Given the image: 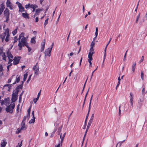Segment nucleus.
Segmentation results:
<instances>
[{
    "mask_svg": "<svg viewBox=\"0 0 147 147\" xmlns=\"http://www.w3.org/2000/svg\"><path fill=\"white\" fill-rule=\"evenodd\" d=\"M20 40H19V43L18 45L19 47V49L21 50L22 47H24L26 45H27V43L26 40V38H23Z\"/></svg>",
    "mask_w": 147,
    "mask_h": 147,
    "instance_id": "obj_1",
    "label": "nucleus"
},
{
    "mask_svg": "<svg viewBox=\"0 0 147 147\" xmlns=\"http://www.w3.org/2000/svg\"><path fill=\"white\" fill-rule=\"evenodd\" d=\"M15 104L14 103H12L7 106L6 108V111L7 113H12L13 112V109L15 107Z\"/></svg>",
    "mask_w": 147,
    "mask_h": 147,
    "instance_id": "obj_2",
    "label": "nucleus"
},
{
    "mask_svg": "<svg viewBox=\"0 0 147 147\" xmlns=\"http://www.w3.org/2000/svg\"><path fill=\"white\" fill-rule=\"evenodd\" d=\"M18 92V90L16 91L15 92H14L12 94L11 100H12V102L13 103H14L13 102L16 101L17 100Z\"/></svg>",
    "mask_w": 147,
    "mask_h": 147,
    "instance_id": "obj_3",
    "label": "nucleus"
},
{
    "mask_svg": "<svg viewBox=\"0 0 147 147\" xmlns=\"http://www.w3.org/2000/svg\"><path fill=\"white\" fill-rule=\"evenodd\" d=\"M33 69L34 71L35 74L37 75L39 71V67L37 63L33 67Z\"/></svg>",
    "mask_w": 147,
    "mask_h": 147,
    "instance_id": "obj_4",
    "label": "nucleus"
},
{
    "mask_svg": "<svg viewBox=\"0 0 147 147\" xmlns=\"http://www.w3.org/2000/svg\"><path fill=\"white\" fill-rule=\"evenodd\" d=\"M6 4L7 7H9L10 9H12L13 8V5L9 0H7Z\"/></svg>",
    "mask_w": 147,
    "mask_h": 147,
    "instance_id": "obj_5",
    "label": "nucleus"
},
{
    "mask_svg": "<svg viewBox=\"0 0 147 147\" xmlns=\"http://www.w3.org/2000/svg\"><path fill=\"white\" fill-rule=\"evenodd\" d=\"M8 33H9V30L8 29H7L2 34L0 35V37L1 38L3 42V41L6 35H7Z\"/></svg>",
    "mask_w": 147,
    "mask_h": 147,
    "instance_id": "obj_6",
    "label": "nucleus"
},
{
    "mask_svg": "<svg viewBox=\"0 0 147 147\" xmlns=\"http://www.w3.org/2000/svg\"><path fill=\"white\" fill-rule=\"evenodd\" d=\"M94 116V114H92V116L91 117L90 120H89V121L88 122V126H87V127L86 128V131L87 130V131H88V129L89 128V127H90L92 123V121H93V119Z\"/></svg>",
    "mask_w": 147,
    "mask_h": 147,
    "instance_id": "obj_7",
    "label": "nucleus"
},
{
    "mask_svg": "<svg viewBox=\"0 0 147 147\" xmlns=\"http://www.w3.org/2000/svg\"><path fill=\"white\" fill-rule=\"evenodd\" d=\"M20 60V58L19 57H15L13 59V64L14 65H16L18 64Z\"/></svg>",
    "mask_w": 147,
    "mask_h": 147,
    "instance_id": "obj_8",
    "label": "nucleus"
},
{
    "mask_svg": "<svg viewBox=\"0 0 147 147\" xmlns=\"http://www.w3.org/2000/svg\"><path fill=\"white\" fill-rule=\"evenodd\" d=\"M0 103L2 105L4 104L7 105L9 103V99H5L4 100H0Z\"/></svg>",
    "mask_w": 147,
    "mask_h": 147,
    "instance_id": "obj_9",
    "label": "nucleus"
},
{
    "mask_svg": "<svg viewBox=\"0 0 147 147\" xmlns=\"http://www.w3.org/2000/svg\"><path fill=\"white\" fill-rule=\"evenodd\" d=\"M51 51V49H50L49 48L46 49L45 51V56L46 57L48 55L49 57H50Z\"/></svg>",
    "mask_w": 147,
    "mask_h": 147,
    "instance_id": "obj_10",
    "label": "nucleus"
},
{
    "mask_svg": "<svg viewBox=\"0 0 147 147\" xmlns=\"http://www.w3.org/2000/svg\"><path fill=\"white\" fill-rule=\"evenodd\" d=\"M62 134L61 133L60 135V138L61 140V142H59V143L57 145H55V147H61L62 145V143L63 140V136H62Z\"/></svg>",
    "mask_w": 147,
    "mask_h": 147,
    "instance_id": "obj_11",
    "label": "nucleus"
},
{
    "mask_svg": "<svg viewBox=\"0 0 147 147\" xmlns=\"http://www.w3.org/2000/svg\"><path fill=\"white\" fill-rule=\"evenodd\" d=\"M5 16L6 17L7 19L9 18V10L7 8H6L4 11Z\"/></svg>",
    "mask_w": 147,
    "mask_h": 147,
    "instance_id": "obj_12",
    "label": "nucleus"
},
{
    "mask_svg": "<svg viewBox=\"0 0 147 147\" xmlns=\"http://www.w3.org/2000/svg\"><path fill=\"white\" fill-rule=\"evenodd\" d=\"M42 10L40 9H36L35 11L36 13L33 16V17L34 18L36 16H38L39 15L40 12Z\"/></svg>",
    "mask_w": 147,
    "mask_h": 147,
    "instance_id": "obj_13",
    "label": "nucleus"
},
{
    "mask_svg": "<svg viewBox=\"0 0 147 147\" xmlns=\"http://www.w3.org/2000/svg\"><path fill=\"white\" fill-rule=\"evenodd\" d=\"M21 129L22 130H25L26 129V127L25 126V122H22L21 124Z\"/></svg>",
    "mask_w": 147,
    "mask_h": 147,
    "instance_id": "obj_14",
    "label": "nucleus"
},
{
    "mask_svg": "<svg viewBox=\"0 0 147 147\" xmlns=\"http://www.w3.org/2000/svg\"><path fill=\"white\" fill-rule=\"evenodd\" d=\"M7 144V142L5 140H2L1 142V147H5Z\"/></svg>",
    "mask_w": 147,
    "mask_h": 147,
    "instance_id": "obj_15",
    "label": "nucleus"
},
{
    "mask_svg": "<svg viewBox=\"0 0 147 147\" xmlns=\"http://www.w3.org/2000/svg\"><path fill=\"white\" fill-rule=\"evenodd\" d=\"M7 55L8 58H11V59H13V56L11 55L10 51H8L7 52Z\"/></svg>",
    "mask_w": 147,
    "mask_h": 147,
    "instance_id": "obj_16",
    "label": "nucleus"
},
{
    "mask_svg": "<svg viewBox=\"0 0 147 147\" xmlns=\"http://www.w3.org/2000/svg\"><path fill=\"white\" fill-rule=\"evenodd\" d=\"M107 47L106 46L105 47L104 49V58H103V60L102 63V65H103V63L105 61V59L106 58V49L107 48Z\"/></svg>",
    "mask_w": 147,
    "mask_h": 147,
    "instance_id": "obj_17",
    "label": "nucleus"
},
{
    "mask_svg": "<svg viewBox=\"0 0 147 147\" xmlns=\"http://www.w3.org/2000/svg\"><path fill=\"white\" fill-rule=\"evenodd\" d=\"M136 67V62L133 63L132 67V71L133 73L135 71V69Z\"/></svg>",
    "mask_w": 147,
    "mask_h": 147,
    "instance_id": "obj_18",
    "label": "nucleus"
},
{
    "mask_svg": "<svg viewBox=\"0 0 147 147\" xmlns=\"http://www.w3.org/2000/svg\"><path fill=\"white\" fill-rule=\"evenodd\" d=\"M23 81L22 82V84H21L19 85L18 86V87L16 88V91L18 90V89L19 88L22 89L23 86Z\"/></svg>",
    "mask_w": 147,
    "mask_h": 147,
    "instance_id": "obj_19",
    "label": "nucleus"
},
{
    "mask_svg": "<svg viewBox=\"0 0 147 147\" xmlns=\"http://www.w3.org/2000/svg\"><path fill=\"white\" fill-rule=\"evenodd\" d=\"M22 16L25 18H29V17L28 16V14L27 13H22Z\"/></svg>",
    "mask_w": 147,
    "mask_h": 147,
    "instance_id": "obj_20",
    "label": "nucleus"
},
{
    "mask_svg": "<svg viewBox=\"0 0 147 147\" xmlns=\"http://www.w3.org/2000/svg\"><path fill=\"white\" fill-rule=\"evenodd\" d=\"M93 54L91 53H89L88 55V60H92V56Z\"/></svg>",
    "mask_w": 147,
    "mask_h": 147,
    "instance_id": "obj_21",
    "label": "nucleus"
},
{
    "mask_svg": "<svg viewBox=\"0 0 147 147\" xmlns=\"http://www.w3.org/2000/svg\"><path fill=\"white\" fill-rule=\"evenodd\" d=\"M10 35L9 34V32L6 35V38H5V41L6 42H8L9 40Z\"/></svg>",
    "mask_w": 147,
    "mask_h": 147,
    "instance_id": "obj_22",
    "label": "nucleus"
},
{
    "mask_svg": "<svg viewBox=\"0 0 147 147\" xmlns=\"http://www.w3.org/2000/svg\"><path fill=\"white\" fill-rule=\"evenodd\" d=\"M24 33L22 32L19 35V38H18V40H20V39H22V38H25L24 37Z\"/></svg>",
    "mask_w": 147,
    "mask_h": 147,
    "instance_id": "obj_23",
    "label": "nucleus"
},
{
    "mask_svg": "<svg viewBox=\"0 0 147 147\" xmlns=\"http://www.w3.org/2000/svg\"><path fill=\"white\" fill-rule=\"evenodd\" d=\"M5 7L4 6H1L0 8V15L2 13Z\"/></svg>",
    "mask_w": 147,
    "mask_h": 147,
    "instance_id": "obj_24",
    "label": "nucleus"
},
{
    "mask_svg": "<svg viewBox=\"0 0 147 147\" xmlns=\"http://www.w3.org/2000/svg\"><path fill=\"white\" fill-rule=\"evenodd\" d=\"M63 125H62L60 127H59L58 129V131H57V132L58 133V134H59L60 133V132L61 131V129L62 128Z\"/></svg>",
    "mask_w": 147,
    "mask_h": 147,
    "instance_id": "obj_25",
    "label": "nucleus"
},
{
    "mask_svg": "<svg viewBox=\"0 0 147 147\" xmlns=\"http://www.w3.org/2000/svg\"><path fill=\"white\" fill-rule=\"evenodd\" d=\"M89 51L90 52L89 53H91L92 54H94V51L93 48L92 47H91Z\"/></svg>",
    "mask_w": 147,
    "mask_h": 147,
    "instance_id": "obj_26",
    "label": "nucleus"
},
{
    "mask_svg": "<svg viewBox=\"0 0 147 147\" xmlns=\"http://www.w3.org/2000/svg\"><path fill=\"white\" fill-rule=\"evenodd\" d=\"M49 19V18H48V17L47 18V19L45 20V22L44 23V27L45 28V26L48 23Z\"/></svg>",
    "mask_w": 147,
    "mask_h": 147,
    "instance_id": "obj_27",
    "label": "nucleus"
},
{
    "mask_svg": "<svg viewBox=\"0 0 147 147\" xmlns=\"http://www.w3.org/2000/svg\"><path fill=\"white\" fill-rule=\"evenodd\" d=\"M143 101V100L142 99L140 98L138 100V103L140 105H141L142 104Z\"/></svg>",
    "mask_w": 147,
    "mask_h": 147,
    "instance_id": "obj_28",
    "label": "nucleus"
},
{
    "mask_svg": "<svg viewBox=\"0 0 147 147\" xmlns=\"http://www.w3.org/2000/svg\"><path fill=\"white\" fill-rule=\"evenodd\" d=\"M130 101L131 106L132 108L133 107L134 99H130Z\"/></svg>",
    "mask_w": 147,
    "mask_h": 147,
    "instance_id": "obj_29",
    "label": "nucleus"
},
{
    "mask_svg": "<svg viewBox=\"0 0 147 147\" xmlns=\"http://www.w3.org/2000/svg\"><path fill=\"white\" fill-rule=\"evenodd\" d=\"M20 78L19 77H18V76H17L16 77V81L15 82L13 83V84H16V82H17V83L19 82L20 81Z\"/></svg>",
    "mask_w": 147,
    "mask_h": 147,
    "instance_id": "obj_30",
    "label": "nucleus"
},
{
    "mask_svg": "<svg viewBox=\"0 0 147 147\" xmlns=\"http://www.w3.org/2000/svg\"><path fill=\"white\" fill-rule=\"evenodd\" d=\"M27 76H28L27 72L26 74H24V78H23L24 81H26V79L27 78Z\"/></svg>",
    "mask_w": 147,
    "mask_h": 147,
    "instance_id": "obj_31",
    "label": "nucleus"
},
{
    "mask_svg": "<svg viewBox=\"0 0 147 147\" xmlns=\"http://www.w3.org/2000/svg\"><path fill=\"white\" fill-rule=\"evenodd\" d=\"M31 42L33 43H35L36 42L35 38L33 37L31 39Z\"/></svg>",
    "mask_w": 147,
    "mask_h": 147,
    "instance_id": "obj_32",
    "label": "nucleus"
},
{
    "mask_svg": "<svg viewBox=\"0 0 147 147\" xmlns=\"http://www.w3.org/2000/svg\"><path fill=\"white\" fill-rule=\"evenodd\" d=\"M35 122V117L34 118H33L32 119H31V120H30L29 123H34Z\"/></svg>",
    "mask_w": 147,
    "mask_h": 147,
    "instance_id": "obj_33",
    "label": "nucleus"
},
{
    "mask_svg": "<svg viewBox=\"0 0 147 147\" xmlns=\"http://www.w3.org/2000/svg\"><path fill=\"white\" fill-rule=\"evenodd\" d=\"M2 57H3V59L5 61H6V55L5 53H3V54L2 55Z\"/></svg>",
    "mask_w": 147,
    "mask_h": 147,
    "instance_id": "obj_34",
    "label": "nucleus"
},
{
    "mask_svg": "<svg viewBox=\"0 0 147 147\" xmlns=\"http://www.w3.org/2000/svg\"><path fill=\"white\" fill-rule=\"evenodd\" d=\"M23 92H22L20 94V96H19V102H21V100H22V94H23Z\"/></svg>",
    "mask_w": 147,
    "mask_h": 147,
    "instance_id": "obj_35",
    "label": "nucleus"
},
{
    "mask_svg": "<svg viewBox=\"0 0 147 147\" xmlns=\"http://www.w3.org/2000/svg\"><path fill=\"white\" fill-rule=\"evenodd\" d=\"M17 28L15 29L13 31L12 33L13 35H15L17 33Z\"/></svg>",
    "mask_w": 147,
    "mask_h": 147,
    "instance_id": "obj_36",
    "label": "nucleus"
},
{
    "mask_svg": "<svg viewBox=\"0 0 147 147\" xmlns=\"http://www.w3.org/2000/svg\"><path fill=\"white\" fill-rule=\"evenodd\" d=\"M92 60H88V61L89 63V69H90L91 68V67H92V62H91V61H92Z\"/></svg>",
    "mask_w": 147,
    "mask_h": 147,
    "instance_id": "obj_37",
    "label": "nucleus"
},
{
    "mask_svg": "<svg viewBox=\"0 0 147 147\" xmlns=\"http://www.w3.org/2000/svg\"><path fill=\"white\" fill-rule=\"evenodd\" d=\"M45 39H44L42 40V43L41 44V46H45Z\"/></svg>",
    "mask_w": 147,
    "mask_h": 147,
    "instance_id": "obj_38",
    "label": "nucleus"
},
{
    "mask_svg": "<svg viewBox=\"0 0 147 147\" xmlns=\"http://www.w3.org/2000/svg\"><path fill=\"white\" fill-rule=\"evenodd\" d=\"M24 8L22 7H22H20V8H19V11H20V12H22V11H24Z\"/></svg>",
    "mask_w": 147,
    "mask_h": 147,
    "instance_id": "obj_39",
    "label": "nucleus"
},
{
    "mask_svg": "<svg viewBox=\"0 0 147 147\" xmlns=\"http://www.w3.org/2000/svg\"><path fill=\"white\" fill-rule=\"evenodd\" d=\"M57 129L56 128L53 131V132L52 133H51V137H52L54 135V134H55V132H56V131Z\"/></svg>",
    "mask_w": 147,
    "mask_h": 147,
    "instance_id": "obj_40",
    "label": "nucleus"
},
{
    "mask_svg": "<svg viewBox=\"0 0 147 147\" xmlns=\"http://www.w3.org/2000/svg\"><path fill=\"white\" fill-rule=\"evenodd\" d=\"M7 87L9 89L11 87V85L9 84H6L4 86V87Z\"/></svg>",
    "mask_w": 147,
    "mask_h": 147,
    "instance_id": "obj_41",
    "label": "nucleus"
},
{
    "mask_svg": "<svg viewBox=\"0 0 147 147\" xmlns=\"http://www.w3.org/2000/svg\"><path fill=\"white\" fill-rule=\"evenodd\" d=\"M94 40L92 42L90 46L93 48L95 44V42L94 41Z\"/></svg>",
    "mask_w": 147,
    "mask_h": 147,
    "instance_id": "obj_42",
    "label": "nucleus"
},
{
    "mask_svg": "<svg viewBox=\"0 0 147 147\" xmlns=\"http://www.w3.org/2000/svg\"><path fill=\"white\" fill-rule=\"evenodd\" d=\"M18 40V38L16 36H15L14 38V41H13V43H15L16 42H17Z\"/></svg>",
    "mask_w": 147,
    "mask_h": 147,
    "instance_id": "obj_43",
    "label": "nucleus"
},
{
    "mask_svg": "<svg viewBox=\"0 0 147 147\" xmlns=\"http://www.w3.org/2000/svg\"><path fill=\"white\" fill-rule=\"evenodd\" d=\"M22 130L21 129V128H18L17 129V131H16V133L17 134H18L21 131V130Z\"/></svg>",
    "mask_w": 147,
    "mask_h": 147,
    "instance_id": "obj_44",
    "label": "nucleus"
},
{
    "mask_svg": "<svg viewBox=\"0 0 147 147\" xmlns=\"http://www.w3.org/2000/svg\"><path fill=\"white\" fill-rule=\"evenodd\" d=\"M141 78L142 80H144V73L142 71L141 73Z\"/></svg>",
    "mask_w": 147,
    "mask_h": 147,
    "instance_id": "obj_45",
    "label": "nucleus"
},
{
    "mask_svg": "<svg viewBox=\"0 0 147 147\" xmlns=\"http://www.w3.org/2000/svg\"><path fill=\"white\" fill-rule=\"evenodd\" d=\"M140 14L139 13L137 17V19H136V23H137L138 22V20L140 18Z\"/></svg>",
    "mask_w": 147,
    "mask_h": 147,
    "instance_id": "obj_46",
    "label": "nucleus"
},
{
    "mask_svg": "<svg viewBox=\"0 0 147 147\" xmlns=\"http://www.w3.org/2000/svg\"><path fill=\"white\" fill-rule=\"evenodd\" d=\"M130 99H134V95L131 92L130 93Z\"/></svg>",
    "mask_w": 147,
    "mask_h": 147,
    "instance_id": "obj_47",
    "label": "nucleus"
},
{
    "mask_svg": "<svg viewBox=\"0 0 147 147\" xmlns=\"http://www.w3.org/2000/svg\"><path fill=\"white\" fill-rule=\"evenodd\" d=\"M88 91H89V90H88L86 94V95L85 96V98H84V104L85 103V100H86V96H87V95L88 94Z\"/></svg>",
    "mask_w": 147,
    "mask_h": 147,
    "instance_id": "obj_48",
    "label": "nucleus"
},
{
    "mask_svg": "<svg viewBox=\"0 0 147 147\" xmlns=\"http://www.w3.org/2000/svg\"><path fill=\"white\" fill-rule=\"evenodd\" d=\"M127 51L126 52V53L125 54V55L124 56V58H123V61H125V59H126V55H127Z\"/></svg>",
    "mask_w": 147,
    "mask_h": 147,
    "instance_id": "obj_49",
    "label": "nucleus"
},
{
    "mask_svg": "<svg viewBox=\"0 0 147 147\" xmlns=\"http://www.w3.org/2000/svg\"><path fill=\"white\" fill-rule=\"evenodd\" d=\"M26 46L27 48L28 49V51L29 52H30L31 51V49L27 45H26Z\"/></svg>",
    "mask_w": 147,
    "mask_h": 147,
    "instance_id": "obj_50",
    "label": "nucleus"
},
{
    "mask_svg": "<svg viewBox=\"0 0 147 147\" xmlns=\"http://www.w3.org/2000/svg\"><path fill=\"white\" fill-rule=\"evenodd\" d=\"M39 98H38V97H37L35 99H34V102L35 103H36L37 101L38 100Z\"/></svg>",
    "mask_w": 147,
    "mask_h": 147,
    "instance_id": "obj_51",
    "label": "nucleus"
},
{
    "mask_svg": "<svg viewBox=\"0 0 147 147\" xmlns=\"http://www.w3.org/2000/svg\"><path fill=\"white\" fill-rule=\"evenodd\" d=\"M32 75H30L28 78V79L27 81V83H28V82L30 81V80H31V77L32 76Z\"/></svg>",
    "mask_w": 147,
    "mask_h": 147,
    "instance_id": "obj_52",
    "label": "nucleus"
},
{
    "mask_svg": "<svg viewBox=\"0 0 147 147\" xmlns=\"http://www.w3.org/2000/svg\"><path fill=\"white\" fill-rule=\"evenodd\" d=\"M144 59V56H142V58H141V60H140V61L139 62V63H141L142 62H143V61Z\"/></svg>",
    "mask_w": 147,
    "mask_h": 147,
    "instance_id": "obj_53",
    "label": "nucleus"
},
{
    "mask_svg": "<svg viewBox=\"0 0 147 147\" xmlns=\"http://www.w3.org/2000/svg\"><path fill=\"white\" fill-rule=\"evenodd\" d=\"M3 48H0V55L2 54L3 53Z\"/></svg>",
    "mask_w": 147,
    "mask_h": 147,
    "instance_id": "obj_54",
    "label": "nucleus"
},
{
    "mask_svg": "<svg viewBox=\"0 0 147 147\" xmlns=\"http://www.w3.org/2000/svg\"><path fill=\"white\" fill-rule=\"evenodd\" d=\"M41 46L42 47H41L40 50H41V51L42 52H43L44 50L45 46Z\"/></svg>",
    "mask_w": 147,
    "mask_h": 147,
    "instance_id": "obj_55",
    "label": "nucleus"
},
{
    "mask_svg": "<svg viewBox=\"0 0 147 147\" xmlns=\"http://www.w3.org/2000/svg\"><path fill=\"white\" fill-rule=\"evenodd\" d=\"M18 3V7H19V8H20V7H21L22 6V4L21 3H18V2H17L16 3Z\"/></svg>",
    "mask_w": 147,
    "mask_h": 147,
    "instance_id": "obj_56",
    "label": "nucleus"
},
{
    "mask_svg": "<svg viewBox=\"0 0 147 147\" xmlns=\"http://www.w3.org/2000/svg\"><path fill=\"white\" fill-rule=\"evenodd\" d=\"M87 80H88V78H87V79H86V82H85V84H84V87H83V88L82 91V92H83V90H84V88H85V86L86 84V82H87Z\"/></svg>",
    "mask_w": 147,
    "mask_h": 147,
    "instance_id": "obj_57",
    "label": "nucleus"
},
{
    "mask_svg": "<svg viewBox=\"0 0 147 147\" xmlns=\"http://www.w3.org/2000/svg\"><path fill=\"white\" fill-rule=\"evenodd\" d=\"M10 58H8V59H9V61L8 62V64H9L12 61H13L11 59H10Z\"/></svg>",
    "mask_w": 147,
    "mask_h": 147,
    "instance_id": "obj_58",
    "label": "nucleus"
},
{
    "mask_svg": "<svg viewBox=\"0 0 147 147\" xmlns=\"http://www.w3.org/2000/svg\"><path fill=\"white\" fill-rule=\"evenodd\" d=\"M30 4H28V5H25V7L27 9L30 7Z\"/></svg>",
    "mask_w": 147,
    "mask_h": 147,
    "instance_id": "obj_59",
    "label": "nucleus"
},
{
    "mask_svg": "<svg viewBox=\"0 0 147 147\" xmlns=\"http://www.w3.org/2000/svg\"><path fill=\"white\" fill-rule=\"evenodd\" d=\"M27 117L26 116H24V117L23 119L22 120V122H25V120H26V118Z\"/></svg>",
    "mask_w": 147,
    "mask_h": 147,
    "instance_id": "obj_60",
    "label": "nucleus"
},
{
    "mask_svg": "<svg viewBox=\"0 0 147 147\" xmlns=\"http://www.w3.org/2000/svg\"><path fill=\"white\" fill-rule=\"evenodd\" d=\"M97 67H98V66L92 72V74L91 76V78L92 77V76L93 75V73L94 72V71L97 69Z\"/></svg>",
    "mask_w": 147,
    "mask_h": 147,
    "instance_id": "obj_61",
    "label": "nucleus"
},
{
    "mask_svg": "<svg viewBox=\"0 0 147 147\" xmlns=\"http://www.w3.org/2000/svg\"><path fill=\"white\" fill-rule=\"evenodd\" d=\"M41 90H40V92H39V93H38V95H37V97H38V98H39V97L40 96V94H41Z\"/></svg>",
    "mask_w": 147,
    "mask_h": 147,
    "instance_id": "obj_62",
    "label": "nucleus"
},
{
    "mask_svg": "<svg viewBox=\"0 0 147 147\" xmlns=\"http://www.w3.org/2000/svg\"><path fill=\"white\" fill-rule=\"evenodd\" d=\"M98 32H96L95 33V37L94 38L93 40H94L95 38L96 37H97V35H98Z\"/></svg>",
    "mask_w": 147,
    "mask_h": 147,
    "instance_id": "obj_63",
    "label": "nucleus"
},
{
    "mask_svg": "<svg viewBox=\"0 0 147 147\" xmlns=\"http://www.w3.org/2000/svg\"><path fill=\"white\" fill-rule=\"evenodd\" d=\"M38 21V17H36L35 18V22H37Z\"/></svg>",
    "mask_w": 147,
    "mask_h": 147,
    "instance_id": "obj_64",
    "label": "nucleus"
}]
</instances>
